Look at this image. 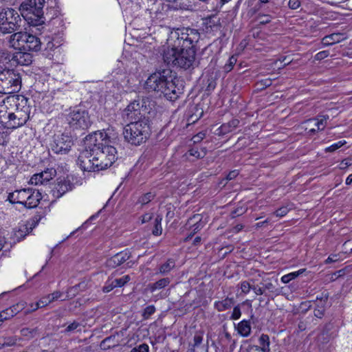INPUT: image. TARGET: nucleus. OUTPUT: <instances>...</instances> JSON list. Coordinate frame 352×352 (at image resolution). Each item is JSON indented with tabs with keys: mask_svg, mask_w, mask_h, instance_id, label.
Instances as JSON below:
<instances>
[{
	"mask_svg": "<svg viewBox=\"0 0 352 352\" xmlns=\"http://www.w3.org/2000/svg\"><path fill=\"white\" fill-rule=\"evenodd\" d=\"M329 116L328 115H320V116H318L316 118V125L318 127V130H320V131L324 130V129L327 124V120H329Z\"/></svg>",
	"mask_w": 352,
	"mask_h": 352,
	"instance_id": "nucleus-33",
	"label": "nucleus"
},
{
	"mask_svg": "<svg viewBox=\"0 0 352 352\" xmlns=\"http://www.w3.org/2000/svg\"><path fill=\"white\" fill-rule=\"evenodd\" d=\"M30 188H23L19 190V199L21 201V204L25 206V202H27L28 195L30 193Z\"/></svg>",
	"mask_w": 352,
	"mask_h": 352,
	"instance_id": "nucleus-44",
	"label": "nucleus"
},
{
	"mask_svg": "<svg viewBox=\"0 0 352 352\" xmlns=\"http://www.w3.org/2000/svg\"><path fill=\"white\" fill-rule=\"evenodd\" d=\"M305 271V269H300L298 271L285 274L281 277V281L283 283H288L292 280L297 278L300 274H302Z\"/></svg>",
	"mask_w": 352,
	"mask_h": 352,
	"instance_id": "nucleus-31",
	"label": "nucleus"
},
{
	"mask_svg": "<svg viewBox=\"0 0 352 352\" xmlns=\"http://www.w3.org/2000/svg\"><path fill=\"white\" fill-rule=\"evenodd\" d=\"M16 52L13 56V60L19 65H29L32 62V56L31 54L22 52Z\"/></svg>",
	"mask_w": 352,
	"mask_h": 352,
	"instance_id": "nucleus-21",
	"label": "nucleus"
},
{
	"mask_svg": "<svg viewBox=\"0 0 352 352\" xmlns=\"http://www.w3.org/2000/svg\"><path fill=\"white\" fill-rule=\"evenodd\" d=\"M74 184L68 177H60L57 179L52 190V195L55 198H60L67 192L72 190Z\"/></svg>",
	"mask_w": 352,
	"mask_h": 352,
	"instance_id": "nucleus-15",
	"label": "nucleus"
},
{
	"mask_svg": "<svg viewBox=\"0 0 352 352\" xmlns=\"http://www.w3.org/2000/svg\"><path fill=\"white\" fill-rule=\"evenodd\" d=\"M260 348L265 352H270V338L267 335L262 334L259 338Z\"/></svg>",
	"mask_w": 352,
	"mask_h": 352,
	"instance_id": "nucleus-32",
	"label": "nucleus"
},
{
	"mask_svg": "<svg viewBox=\"0 0 352 352\" xmlns=\"http://www.w3.org/2000/svg\"><path fill=\"white\" fill-rule=\"evenodd\" d=\"M62 293L59 291H56L52 294H48L47 296L42 297L41 300V302L42 303V307H45L50 303L57 300L62 296Z\"/></svg>",
	"mask_w": 352,
	"mask_h": 352,
	"instance_id": "nucleus-29",
	"label": "nucleus"
},
{
	"mask_svg": "<svg viewBox=\"0 0 352 352\" xmlns=\"http://www.w3.org/2000/svg\"><path fill=\"white\" fill-rule=\"evenodd\" d=\"M202 336L199 335H195L193 338L194 346L199 345L202 342Z\"/></svg>",
	"mask_w": 352,
	"mask_h": 352,
	"instance_id": "nucleus-64",
	"label": "nucleus"
},
{
	"mask_svg": "<svg viewBox=\"0 0 352 352\" xmlns=\"http://www.w3.org/2000/svg\"><path fill=\"white\" fill-rule=\"evenodd\" d=\"M10 47L19 50L38 52L41 48V38L28 32L18 31L8 38Z\"/></svg>",
	"mask_w": 352,
	"mask_h": 352,
	"instance_id": "nucleus-6",
	"label": "nucleus"
},
{
	"mask_svg": "<svg viewBox=\"0 0 352 352\" xmlns=\"http://www.w3.org/2000/svg\"><path fill=\"white\" fill-rule=\"evenodd\" d=\"M22 19L17 11L7 8L0 12V32L11 34L18 32L20 29Z\"/></svg>",
	"mask_w": 352,
	"mask_h": 352,
	"instance_id": "nucleus-10",
	"label": "nucleus"
},
{
	"mask_svg": "<svg viewBox=\"0 0 352 352\" xmlns=\"http://www.w3.org/2000/svg\"><path fill=\"white\" fill-rule=\"evenodd\" d=\"M272 19V16L268 14H259L258 16V21L260 24H267Z\"/></svg>",
	"mask_w": 352,
	"mask_h": 352,
	"instance_id": "nucleus-48",
	"label": "nucleus"
},
{
	"mask_svg": "<svg viewBox=\"0 0 352 352\" xmlns=\"http://www.w3.org/2000/svg\"><path fill=\"white\" fill-rule=\"evenodd\" d=\"M329 55V51L324 50L317 53L315 56V58L318 60H322L327 58Z\"/></svg>",
	"mask_w": 352,
	"mask_h": 352,
	"instance_id": "nucleus-57",
	"label": "nucleus"
},
{
	"mask_svg": "<svg viewBox=\"0 0 352 352\" xmlns=\"http://www.w3.org/2000/svg\"><path fill=\"white\" fill-rule=\"evenodd\" d=\"M163 59L168 65L187 69L192 67L195 62V49L172 47L164 51Z\"/></svg>",
	"mask_w": 352,
	"mask_h": 352,
	"instance_id": "nucleus-5",
	"label": "nucleus"
},
{
	"mask_svg": "<svg viewBox=\"0 0 352 352\" xmlns=\"http://www.w3.org/2000/svg\"><path fill=\"white\" fill-rule=\"evenodd\" d=\"M80 286V284L78 285H75L74 287H69L67 290V298H73L76 296L78 292V287Z\"/></svg>",
	"mask_w": 352,
	"mask_h": 352,
	"instance_id": "nucleus-47",
	"label": "nucleus"
},
{
	"mask_svg": "<svg viewBox=\"0 0 352 352\" xmlns=\"http://www.w3.org/2000/svg\"><path fill=\"white\" fill-rule=\"evenodd\" d=\"M72 145V137L65 133L54 135L50 144L52 151L61 155L67 153Z\"/></svg>",
	"mask_w": 352,
	"mask_h": 352,
	"instance_id": "nucleus-14",
	"label": "nucleus"
},
{
	"mask_svg": "<svg viewBox=\"0 0 352 352\" xmlns=\"http://www.w3.org/2000/svg\"><path fill=\"white\" fill-rule=\"evenodd\" d=\"M116 287H117L116 286L113 279L112 278H109L102 288V291L105 293H108Z\"/></svg>",
	"mask_w": 352,
	"mask_h": 352,
	"instance_id": "nucleus-43",
	"label": "nucleus"
},
{
	"mask_svg": "<svg viewBox=\"0 0 352 352\" xmlns=\"http://www.w3.org/2000/svg\"><path fill=\"white\" fill-rule=\"evenodd\" d=\"M21 76L13 69L0 72V94H11L19 92L21 89Z\"/></svg>",
	"mask_w": 352,
	"mask_h": 352,
	"instance_id": "nucleus-9",
	"label": "nucleus"
},
{
	"mask_svg": "<svg viewBox=\"0 0 352 352\" xmlns=\"http://www.w3.org/2000/svg\"><path fill=\"white\" fill-rule=\"evenodd\" d=\"M238 175H239V171L237 170H232L228 174V175L226 177V179L232 180V179H234Z\"/></svg>",
	"mask_w": 352,
	"mask_h": 352,
	"instance_id": "nucleus-62",
	"label": "nucleus"
},
{
	"mask_svg": "<svg viewBox=\"0 0 352 352\" xmlns=\"http://www.w3.org/2000/svg\"><path fill=\"white\" fill-rule=\"evenodd\" d=\"M352 164L351 160L350 159H344L340 163V168L344 169Z\"/></svg>",
	"mask_w": 352,
	"mask_h": 352,
	"instance_id": "nucleus-59",
	"label": "nucleus"
},
{
	"mask_svg": "<svg viewBox=\"0 0 352 352\" xmlns=\"http://www.w3.org/2000/svg\"><path fill=\"white\" fill-rule=\"evenodd\" d=\"M234 303V299L232 298L228 297L222 300L214 302V307L218 311H223L230 309Z\"/></svg>",
	"mask_w": 352,
	"mask_h": 352,
	"instance_id": "nucleus-25",
	"label": "nucleus"
},
{
	"mask_svg": "<svg viewBox=\"0 0 352 352\" xmlns=\"http://www.w3.org/2000/svg\"><path fill=\"white\" fill-rule=\"evenodd\" d=\"M10 62V58L4 52H0V72L3 70H8L7 65Z\"/></svg>",
	"mask_w": 352,
	"mask_h": 352,
	"instance_id": "nucleus-36",
	"label": "nucleus"
},
{
	"mask_svg": "<svg viewBox=\"0 0 352 352\" xmlns=\"http://www.w3.org/2000/svg\"><path fill=\"white\" fill-rule=\"evenodd\" d=\"M45 0H25L21 3L20 10L28 23L34 26L42 25L45 22L43 8Z\"/></svg>",
	"mask_w": 352,
	"mask_h": 352,
	"instance_id": "nucleus-7",
	"label": "nucleus"
},
{
	"mask_svg": "<svg viewBox=\"0 0 352 352\" xmlns=\"http://www.w3.org/2000/svg\"><path fill=\"white\" fill-rule=\"evenodd\" d=\"M324 309L322 307L314 309V316L318 318H321L324 316Z\"/></svg>",
	"mask_w": 352,
	"mask_h": 352,
	"instance_id": "nucleus-60",
	"label": "nucleus"
},
{
	"mask_svg": "<svg viewBox=\"0 0 352 352\" xmlns=\"http://www.w3.org/2000/svg\"><path fill=\"white\" fill-rule=\"evenodd\" d=\"M39 334V329L38 327L33 329L23 328L21 330V335L25 339H32Z\"/></svg>",
	"mask_w": 352,
	"mask_h": 352,
	"instance_id": "nucleus-30",
	"label": "nucleus"
},
{
	"mask_svg": "<svg viewBox=\"0 0 352 352\" xmlns=\"http://www.w3.org/2000/svg\"><path fill=\"white\" fill-rule=\"evenodd\" d=\"M155 197V194L153 192H147L144 194L143 196L139 198V203L141 204L142 206L146 205L149 203L153 198Z\"/></svg>",
	"mask_w": 352,
	"mask_h": 352,
	"instance_id": "nucleus-39",
	"label": "nucleus"
},
{
	"mask_svg": "<svg viewBox=\"0 0 352 352\" xmlns=\"http://www.w3.org/2000/svg\"><path fill=\"white\" fill-rule=\"evenodd\" d=\"M346 142L345 140H341L336 143L333 144L330 146H328L325 148L326 152H333L336 151L337 149L340 148L342 146H344Z\"/></svg>",
	"mask_w": 352,
	"mask_h": 352,
	"instance_id": "nucleus-45",
	"label": "nucleus"
},
{
	"mask_svg": "<svg viewBox=\"0 0 352 352\" xmlns=\"http://www.w3.org/2000/svg\"><path fill=\"white\" fill-rule=\"evenodd\" d=\"M67 120L73 130H85L91 125L88 112L85 109H74L69 113Z\"/></svg>",
	"mask_w": 352,
	"mask_h": 352,
	"instance_id": "nucleus-11",
	"label": "nucleus"
},
{
	"mask_svg": "<svg viewBox=\"0 0 352 352\" xmlns=\"http://www.w3.org/2000/svg\"><path fill=\"white\" fill-rule=\"evenodd\" d=\"M130 256L131 254L129 251H122L108 258L106 261V265L109 268H116L129 259Z\"/></svg>",
	"mask_w": 352,
	"mask_h": 352,
	"instance_id": "nucleus-16",
	"label": "nucleus"
},
{
	"mask_svg": "<svg viewBox=\"0 0 352 352\" xmlns=\"http://www.w3.org/2000/svg\"><path fill=\"white\" fill-rule=\"evenodd\" d=\"M263 285V288L265 289V292L266 290H268L270 292H274V289H275V286L271 283V282H267L266 283H261Z\"/></svg>",
	"mask_w": 352,
	"mask_h": 352,
	"instance_id": "nucleus-58",
	"label": "nucleus"
},
{
	"mask_svg": "<svg viewBox=\"0 0 352 352\" xmlns=\"http://www.w3.org/2000/svg\"><path fill=\"white\" fill-rule=\"evenodd\" d=\"M189 155L196 158H203L206 155V149L203 148L200 150L197 147H193L188 151Z\"/></svg>",
	"mask_w": 352,
	"mask_h": 352,
	"instance_id": "nucleus-35",
	"label": "nucleus"
},
{
	"mask_svg": "<svg viewBox=\"0 0 352 352\" xmlns=\"http://www.w3.org/2000/svg\"><path fill=\"white\" fill-rule=\"evenodd\" d=\"M176 266L175 260L174 258H168L166 261L161 263L156 272V274H161L163 276L169 274Z\"/></svg>",
	"mask_w": 352,
	"mask_h": 352,
	"instance_id": "nucleus-22",
	"label": "nucleus"
},
{
	"mask_svg": "<svg viewBox=\"0 0 352 352\" xmlns=\"http://www.w3.org/2000/svg\"><path fill=\"white\" fill-rule=\"evenodd\" d=\"M144 87L148 92H155L172 101L182 94V89L177 87L169 69L157 71L151 74L145 81Z\"/></svg>",
	"mask_w": 352,
	"mask_h": 352,
	"instance_id": "nucleus-2",
	"label": "nucleus"
},
{
	"mask_svg": "<svg viewBox=\"0 0 352 352\" xmlns=\"http://www.w3.org/2000/svg\"><path fill=\"white\" fill-rule=\"evenodd\" d=\"M205 137V133H199L196 135L193 136L192 140L195 143L198 142L204 139Z\"/></svg>",
	"mask_w": 352,
	"mask_h": 352,
	"instance_id": "nucleus-63",
	"label": "nucleus"
},
{
	"mask_svg": "<svg viewBox=\"0 0 352 352\" xmlns=\"http://www.w3.org/2000/svg\"><path fill=\"white\" fill-rule=\"evenodd\" d=\"M94 152L91 151V148L85 146V150L81 151L77 160V164L84 171L95 172L99 171L98 164L96 161L92 160Z\"/></svg>",
	"mask_w": 352,
	"mask_h": 352,
	"instance_id": "nucleus-13",
	"label": "nucleus"
},
{
	"mask_svg": "<svg viewBox=\"0 0 352 352\" xmlns=\"http://www.w3.org/2000/svg\"><path fill=\"white\" fill-rule=\"evenodd\" d=\"M170 278L168 277L162 278L157 281L150 284L149 285V289L151 292H153L156 290H159L163 288H165L170 283Z\"/></svg>",
	"mask_w": 352,
	"mask_h": 352,
	"instance_id": "nucleus-28",
	"label": "nucleus"
},
{
	"mask_svg": "<svg viewBox=\"0 0 352 352\" xmlns=\"http://www.w3.org/2000/svg\"><path fill=\"white\" fill-rule=\"evenodd\" d=\"M43 217L44 215L43 212H36V214L28 222L30 226V228L32 230L35 228Z\"/></svg>",
	"mask_w": 352,
	"mask_h": 352,
	"instance_id": "nucleus-37",
	"label": "nucleus"
},
{
	"mask_svg": "<svg viewBox=\"0 0 352 352\" xmlns=\"http://www.w3.org/2000/svg\"><path fill=\"white\" fill-rule=\"evenodd\" d=\"M14 111H8L5 104H0V123L5 128L10 129L23 126L30 118V107L26 97L17 96L14 100Z\"/></svg>",
	"mask_w": 352,
	"mask_h": 352,
	"instance_id": "nucleus-3",
	"label": "nucleus"
},
{
	"mask_svg": "<svg viewBox=\"0 0 352 352\" xmlns=\"http://www.w3.org/2000/svg\"><path fill=\"white\" fill-rule=\"evenodd\" d=\"M56 170L54 169H47L40 173L34 174L30 179L32 184L38 185L44 184L49 182L55 175Z\"/></svg>",
	"mask_w": 352,
	"mask_h": 352,
	"instance_id": "nucleus-17",
	"label": "nucleus"
},
{
	"mask_svg": "<svg viewBox=\"0 0 352 352\" xmlns=\"http://www.w3.org/2000/svg\"><path fill=\"white\" fill-rule=\"evenodd\" d=\"M149 118L132 122L125 125L123 130L124 140L133 146H140L146 142L151 135Z\"/></svg>",
	"mask_w": 352,
	"mask_h": 352,
	"instance_id": "nucleus-4",
	"label": "nucleus"
},
{
	"mask_svg": "<svg viewBox=\"0 0 352 352\" xmlns=\"http://www.w3.org/2000/svg\"><path fill=\"white\" fill-rule=\"evenodd\" d=\"M237 61V58H236V56L233 55L232 56H230L228 60V62L225 64L224 67H223V69L226 72H230L234 65L236 64Z\"/></svg>",
	"mask_w": 352,
	"mask_h": 352,
	"instance_id": "nucleus-38",
	"label": "nucleus"
},
{
	"mask_svg": "<svg viewBox=\"0 0 352 352\" xmlns=\"http://www.w3.org/2000/svg\"><path fill=\"white\" fill-rule=\"evenodd\" d=\"M346 38L345 35L342 33H333L329 35L325 36L322 39V43L324 45H331L337 43H340Z\"/></svg>",
	"mask_w": 352,
	"mask_h": 352,
	"instance_id": "nucleus-23",
	"label": "nucleus"
},
{
	"mask_svg": "<svg viewBox=\"0 0 352 352\" xmlns=\"http://www.w3.org/2000/svg\"><path fill=\"white\" fill-rule=\"evenodd\" d=\"M25 302L21 301L0 312V322H3L4 320L12 318L18 312L23 310L25 308Z\"/></svg>",
	"mask_w": 352,
	"mask_h": 352,
	"instance_id": "nucleus-18",
	"label": "nucleus"
},
{
	"mask_svg": "<svg viewBox=\"0 0 352 352\" xmlns=\"http://www.w3.org/2000/svg\"><path fill=\"white\" fill-rule=\"evenodd\" d=\"M16 0H0V5L3 6H14Z\"/></svg>",
	"mask_w": 352,
	"mask_h": 352,
	"instance_id": "nucleus-61",
	"label": "nucleus"
},
{
	"mask_svg": "<svg viewBox=\"0 0 352 352\" xmlns=\"http://www.w3.org/2000/svg\"><path fill=\"white\" fill-rule=\"evenodd\" d=\"M146 112L143 104L138 100H134L123 110L122 116L125 122L131 123L132 122L143 120V118H148L145 116Z\"/></svg>",
	"mask_w": 352,
	"mask_h": 352,
	"instance_id": "nucleus-12",
	"label": "nucleus"
},
{
	"mask_svg": "<svg viewBox=\"0 0 352 352\" xmlns=\"http://www.w3.org/2000/svg\"><path fill=\"white\" fill-rule=\"evenodd\" d=\"M236 329L242 337H248L251 333L250 322L243 320L237 324Z\"/></svg>",
	"mask_w": 352,
	"mask_h": 352,
	"instance_id": "nucleus-26",
	"label": "nucleus"
},
{
	"mask_svg": "<svg viewBox=\"0 0 352 352\" xmlns=\"http://www.w3.org/2000/svg\"><path fill=\"white\" fill-rule=\"evenodd\" d=\"M241 316V309L239 306H236L234 307L232 314L231 315V319L237 320Z\"/></svg>",
	"mask_w": 352,
	"mask_h": 352,
	"instance_id": "nucleus-52",
	"label": "nucleus"
},
{
	"mask_svg": "<svg viewBox=\"0 0 352 352\" xmlns=\"http://www.w3.org/2000/svg\"><path fill=\"white\" fill-rule=\"evenodd\" d=\"M149 351V347L147 344H140L137 347H134L131 350L130 352H148Z\"/></svg>",
	"mask_w": 352,
	"mask_h": 352,
	"instance_id": "nucleus-49",
	"label": "nucleus"
},
{
	"mask_svg": "<svg viewBox=\"0 0 352 352\" xmlns=\"http://www.w3.org/2000/svg\"><path fill=\"white\" fill-rule=\"evenodd\" d=\"M188 223L192 227V233L185 239L186 241L190 239L193 234L199 231L204 226V223L201 221V216L199 214H195L192 217L189 219Z\"/></svg>",
	"mask_w": 352,
	"mask_h": 352,
	"instance_id": "nucleus-19",
	"label": "nucleus"
},
{
	"mask_svg": "<svg viewBox=\"0 0 352 352\" xmlns=\"http://www.w3.org/2000/svg\"><path fill=\"white\" fill-rule=\"evenodd\" d=\"M252 290L256 295L261 296L265 294V289L262 286L253 284Z\"/></svg>",
	"mask_w": 352,
	"mask_h": 352,
	"instance_id": "nucleus-53",
	"label": "nucleus"
},
{
	"mask_svg": "<svg viewBox=\"0 0 352 352\" xmlns=\"http://www.w3.org/2000/svg\"><path fill=\"white\" fill-rule=\"evenodd\" d=\"M162 217L161 215H157L155 219V224H154V229L153 230V234L155 236H160L162 234Z\"/></svg>",
	"mask_w": 352,
	"mask_h": 352,
	"instance_id": "nucleus-34",
	"label": "nucleus"
},
{
	"mask_svg": "<svg viewBox=\"0 0 352 352\" xmlns=\"http://www.w3.org/2000/svg\"><path fill=\"white\" fill-rule=\"evenodd\" d=\"M173 3L175 10H189L192 6L191 0H166Z\"/></svg>",
	"mask_w": 352,
	"mask_h": 352,
	"instance_id": "nucleus-27",
	"label": "nucleus"
},
{
	"mask_svg": "<svg viewBox=\"0 0 352 352\" xmlns=\"http://www.w3.org/2000/svg\"><path fill=\"white\" fill-rule=\"evenodd\" d=\"M41 305H42V303L41 302V300H39L35 304H30V309L25 311V314H29L32 311L37 310L40 307H43Z\"/></svg>",
	"mask_w": 352,
	"mask_h": 352,
	"instance_id": "nucleus-55",
	"label": "nucleus"
},
{
	"mask_svg": "<svg viewBox=\"0 0 352 352\" xmlns=\"http://www.w3.org/2000/svg\"><path fill=\"white\" fill-rule=\"evenodd\" d=\"M300 6V0H289L288 6L292 10L298 8Z\"/></svg>",
	"mask_w": 352,
	"mask_h": 352,
	"instance_id": "nucleus-56",
	"label": "nucleus"
},
{
	"mask_svg": "<svg viewBox=\"0 0 352 352\" xmlns=\"http://www.w3.org/2000/svg\"><path fill=\"white\" fill-rule=\"evenodd\" d=\"M239 124V120L233 119L228 123L223 124L219 129V134L225 135L236 129Z\"/></svg>",
	"mask_w": 352,
	"mask_h": 352,
	"instance_id": "nucleus-24",
	"label": "nucleus"
},
{
	"mask_svg": "<svg viewBox=\"0 0 352 352\" xmlns=\"http://www.w3.org/2000/svg\"><path fill=\"white\" fill-rule=\"evenodd\" d=\"M79 327H80V323L74 321L67 326V327L65 329V331L66 333L74 331L75 330H78V329Z\"/></svg>",
	"mask_w": 352,
	"mask_h": 352,
	"instance_id": "nucleus-51",
	"label": "nucleus"
},
{
	"mask_svg": "<svg viewBox=\"0 0 352 352\" xmlns=\"http://www.w3.org/2000/svg\"><path fill=\"white\" fill-rule=\"evenodd\" d=\"M155 311V307L154 305H149L144 308L142 312V317L144 320H147L153 315Z\"/></svg>",
	"mask_w": 352,
	"mask_h": 352,
	"instance_id": "nucleus-42",
	"label": "nucleus"
},
{
	"mask_svg": "<svg viewBox=\"0 0 352 352\" xmlns=\"http://www.w3.org/2000/svg\"><path fill=\"white\" fill-rule=\"evenodd\" d=\"M110 143L106 132H94L85 138V146L91 148L94 152L92 160L98 164L100 170L111 166L117 159L116 148Z\"/></svg>",
	"mask_w": 352,
	"mask_h": 352,
	"instance_id": "nucleus-1",
	"label": "nucleus"
},
{
	"mask_svg": "<svg viewBox=\"0 0 352 352\" xmlns=\"http://www.w3.org/2000/svg\"><path fill=\"white\" fill-rule=\"evenodd\" d=\"M41 199L42 196L39 191L31 188L28 195L27 202H25L24 206L28 208H35L38 206Z\"/></svg>",
	"mask_w": 352,
	"mask_h": 352,
	"instance_id": "nucleus-20",
	"label": "nucleus"
},
{
	"mask_svg": "<svg viewBox=\"0 0 352 352\" xmlns=\"http://www.w3.org/2000/svg\"><path fill=\"white\" fill-rule=\"evenodd\" d=\"M16 339L14 338H5L2 343L3 346H13L16 344Z\"/></svg>",
	"mask_w": 352,
	"mask_h": 352,
	"instance_id": "nucleus-54",
	"label": "nucleus"
},
{
	"mask_svg": "<svg viewBox=\"0 0 352 352\" xmlns=\"http://www.w3.org/2000/svg\"><path fill=\"white\" fill-rule=\"evenodd\" d=\"M130 280H131V278L129 275L124 276L120 278L113 279L116 286L117 287H120L124 286Z\"/></svg>",
	"mask_w": 352,
	"mask_h": 352,
	"instance_id": "nucleus-46",
	"label": "nucleus"
},
{
	"mask_svg": "<svg viewBox=\"0 0 352 352\" xmlns=\"http://www.w3.org/2000/svg\"><path fill=\"white\" fill-rule=\"evenodd\" d=\"M28 232V228L26 226H21L19 230L14 231V238L19 241L23 239L27 234Z\"/></svg>",
	"mask_w": 352,
	"mask_h": 352,
	"instance_id": "nucleus-41",
	"label": "nucleus"
},
{
	"mask_svg": "<svg viewBox=\"0 0 352 352\" xmlns=\"http://www.w3.org/2000/svg\"><path fill=\"white\" fill-rule=\"evenodd\" d=\"M289 211V209L287 206H283L276 210L275 214L276 217H283L285 216Z\"/></svg>",
	"mask_w": 352,
	"mask_h": 352,
	"instance_id": "nucleus-50",
	"label": "nucleus"
},
{
	"mask_svg": "<svg viewBox=\"0 0 352 352\" xmlns=\"http://www.w3.org/2000/svg\"><path fill=\"white\" fill-rule=\"evenodd\" d=\"M199 39V33L193 29H183L172 32L168 39V44L178 48H195Z\"/></svg>",
	"mask_w": 352,
	"mask_h": 352,
	"instance_id": "nucleus-8",
	"label": "nucleus"
},
{
	"mask_svg": "<svg viewBox=\"0 0 352 352\" xmlns=\"http://www.w3.org/2000/svg\"><path fill=\"white\" fill-rule=\"evenodd\" d=\"M250 281L252 282V284L250 282L246 281V280L242 281L241 283V292L243 293L244 294H248L250 292V291L251 289H252V287H253V284H254V280H250Z\"/></svg>",
	"mask_w": 352,
	"mask_h": 352,
	"instance_id": "nucleus-40",
	"label": "nucleus"
}]
</instances>
